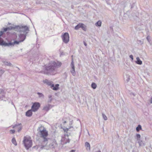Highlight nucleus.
I'll return each instance as SVG.
<instances>
[{"mask_svg": "<svg viewBox=\"0 0 152 152\" xmlns=\"http://www.w3.org/2000/svg\"><path fill=\"white\" fill-rule=\"evenodd\" d=\"M61 64L60 62L51 61L47 65H45L44 73L48 75L55 74L57 72L56 69L60 67Z\"/></svg>", "mask_w": 152, "mask_h": 152, "instance_id": "1", "label": "nucleus"}, {"mask_svg": "<svg viewBox=\"0 0 152 152\" xmlns=\"http://www.w3.org/2000/svg\"><path fill=\"white\" fill-rule=\"evenodd\" d=\"M37 131L38 132L39 134L40 137L42 139L43 144L41 145V148H43L46 146L48 144V139L46 138L48 135V132L46 129L43 126H41L39 127Z\"/></svg>", "mask_w": 152, "mask_h": 152, "instance_id": "2", "label": "nucleus"}, {"mask_svg": "<svg viewBox=\"0 0 152 152\" xmlns=\"http://www.w3.org/2000/svg\"><path fill=\"white\" fill-rule=\"evenodd\" d=\"M43 82L44 83L46 84L48 86H51L50 88L54 90L57 91L58 89L59 85L56 84L55 86L54 84H52L53 83L52 81L49 80L47 79H45L43 81Z\"/></svg>", "mask_w": 152, "mask_h": 152, "instance_id": "3", "label": "nucleus"}, {"mask_svg": "<svg viewBox=\"0 0 152 152\" xmlns=\"http://www.w3.org/2000/svg\"><path fill=\"white\" fill-rule=\"evenodd\" d=\"M23 143L24 144L25 148L27 150H28L32 146V141L25 137L23 141Z\"/></svg>", "mask_w": 152, "mask_h": 152, "instance_id": "4", "label": "nucleus"}, {"mask_svg": "<svg viewBox=\"0 0 152 152\" xmlns=\"http://www.w3.org/2000/svg\"><path fill=\"white\" fill-rule=\"evenodd\" d=\"M16 28L18 29V31L20 32H23L24 34L27 33V31H29V28L26 26H17L16 27Z\"/></svg>", "mask_w": 152, "mask_h": 152, "instance_id": "5", "label": "nucleus"}, {"mask_svg": "<svg viewBox=\"0 0 152 152\" xmlns=\"http://www.w3.org/2000/svg\"><path fill=\"white\" fill-rule=\"evenodd\" d=\"M49 143V147L51 148H54L57 145L56 141L54 139H48V143Z\"/></svg>", "mask_w": 152, "mask_h": 152, "instance_id": "6", "label": "nucleus"}, {"mask_svg": "<svg viewBox=\"0 0 152 152\" xmlns=\"http://www.w3.org/2000/svg\"><path fill=\"white\" fill-rule=\"evenodd\" d=\"M63 42L65 43H67L69 41V34L67 32L65 33L61 36Z\"/></svg>", "mask_w": 152, "mask_h": 152, "instance_id": "7", "label": "nucleus"}, {"mask_svg": "<svg viewBox=\"0 0 152 152\" xmlns=\"http://www.w3.org/2000/svg\"><path fill=\"white\" fill-rule=\"evenodd\" d=\"M40 107V103L39 102H35L33 104L31 107V109L33 111L36 112L38 110Z\"/></svg>", "mask_w": 152, "mask_h": 152, "instance_id": "8", "label": "nucleus"}, {"mask_svg": "<svg viewBox=\"0 0 152 152\" xmlns=\"http://www.w3.org/2000/svg\"><path fill=\"white\" fill-rule=\"evenodd\" d=\"M26 34H20L18 37H17L18 39L20 40V42H23L25 39Z\"/></svg>", "mask_w": 152, "mask_h": 152, "instance_id": "9", "label": "nucleus"}, {"mask_svg": "<svg viewBox=\"0 0 152 152\" xmlns=\"http://www.w3.org/2000/svg\"><path fill=\"white\" fill-rule=\"evenodd\" d=\"M1 43L0 45H4V46H13L14 45L13 42L6 43L2 39L0 40Z\"/></svg>", "mask_w": 152, "mask_h": 152, "instance_id": "10", "label": "nucleus"}, {"mask_svg": "<svg viewBox=\"0 0 152 152\" xmlns=\"http://www.w3.org/2000/svg\"><path fill=\"white\" fill-rule=\"evenodd\" d=\"M71 66L72 68V69L70 70V72L72 74V75L73 76H75L76 75V73L75 70V66L74 65L73 61L72 60V61L71 64Z\"/></svg>", "mask_w": 152, "mask_h": 152, "instance_id": "11", "label": "nucleus"}, {"mask_svg": "<svg viewBox=\"0 0 152 152\" xmlns=\"http://www.w3.org/2000/svg\"><path fill=\"white\" fill-rule=\"evenodd\" d=\"M70 141V140L67 136L66 137H62L61 139V143L62 144H66L67 143H69Z\"/></svg>", "mask_w": 152, "mask_h": 152, "instance_id": "12", "label": "nucleus"}, {"mask_svg": "<svg viewBox=\"0 0 152 152\" xmlns=\"http://www.w3.org/2000/svg\"><path fill=\"white\" fill-rule=\"evenodd\" d=\"M53 106V105H51L50 104H48L45 106L43 108V110L48 111L50 108L52 107Z\"/></svg>", "mask_w": 152, "mask_h": 152, "instance_id": "13", "label": "nucleus"}, {"mask_svg": "<svg viewBox=\"0 0 152 152\" xmlns=\"http://www.w3.org/2000/svg\"><path fill=\"white\" fill-rule=\"evenodd\" d=\"M32 110L31 109V110H28L26 112V115L28 117L31 116L32 114Z\"/></svg>", "mask_w": 152, "mask_h": 152, "instance_id": "14", "label": "nucleus"}, {"mask_svg": "<svg viewBox=\"0 0 152 152\" xmlns=\"http://www.w3.org/2000/svg\"><path fill=\"white\" fill-rule=\"evenodd\" d=\"M3 63L6 66H13L12 64L10 62H9L8 61H3Z\"/></svg>", "mask_w": 152, "mask_h": 152, "instance_id": "15", "label": "nucleus"}, {"mask_svg": "<svg viewBox=\"0 0 152 152\" xmlns=\"http://www.w3.org/2000/svg\"><path fill=\"white\" fill-rule=\"evenodd\" d=\"M137 61H136V63L138 64L141 65L142 64V61L140 59L139 57H137L136 58Z\"/></svg>", "mask_w": 152, "mask_h": 152, "instance_id": "16", "label": "nucleus"}, {"mask_svg": "<svg viewBox=\"0 0 152 152\" xmlns=\"http://www.w3.org/2000/svg\"><path fill=\"white\" fill-rule=\"evenodd\" d=\"M85 145L87 150H90V145L89 143L86 142L85 143Z\"/></svg>", "mask_w": 152, "mask_h": 152, "instance_id": "17", "label": "nucleus"}, {"mask_svg": "<svg viewBox=\"0 0 152 152\" xmlns=\"http://www.w3.org/2000/svg\"><path fill=\"white\" fill-rule=\"evenodd\" d=\"M138 143L139 144V146H144L145 145V144L143 143L142 140H138Z\"/></svg>", "mask_w": 152, "mask_h": 152, "instance_id": "18", "label": "nucleus"}, {"mask_svg": "<svg viewBox=\"0 0 152 152\" xmlns=\"http://www.w3.org/2000/svg\"><path fill=\"white\" fill-rule=\"evenodd\" d=\"M81 28L84 31H86V26L84 24L82 23L81 24Z\"/></svg>", "mask_w": 152, "mask_h": 152, "instance_id": "19", "label": "nucleus"}, {"mask_svg": "<svg viewBox=\"0 0 152 152\" xmlns=\"http://www.w3.org/2000/svg\"><path fill=\"white\" fill-rule=\"evenodd\" d=\"M91 87L93 89H95L97 87V85L94 83H92L91 84Z\"/></svg>", "mask_w": 152, "mask_h": 152, "instance_id": "20", "label": "nucleus"}, {"mask_svg": "<svg viewBox=\"0 0 152 152\" xmlns=\"http://www.w3.org/2000/svg\"><path fill=\"white\" fill-rule=\"evenodd\" d=\"M4 93L3 91V90L1 89H0V98H3L4 96L3 95Z\"/></svg>", "mask_w": 152, "mask_h": 152, "instance_id": "21", "label": "nucleus"}, {"mask_svg": "<svg viewBox=\"0 0 152 152\" xmlns=\"http://www.w3.org/2000/svg\"><path fill=\"white\" fill-rule=\"evenodd\" d=\"M81 23H79L75 27V30H78L80 28H81Z\"/></svg>", "mask_w": 152, "mask_h": 152, "instance_id": "22", "label": "nucleus"}, {"mask_svg": "<svg viewBox=\"0 0 152 152\" xmlns=\"http://www.w3.org/2000/svg\"><path fill=\"white\" fill-rule=\"evenodd\" d=\"M142 129L141 126L140 125H138L136 128V130L137 132H138Z\"/></svg>", "mask_w": 152, "mask_h": 152, "instance_id": "23", "label": "nucleus"}, {"mask_svg": "<svg viewBox=\"0 0 152 152\" xmlns=\"http://www.w3.org/2000/svg\"><path fill=\"white\" fill-rule=\"evenodd\" d=\"M102 22L99 20L95 23V25L97 26H101Z\"/></svg>", "mask_w": 152, "mask_h": 152, "instance_id": "24", "label": "nucleus"}, {"mask_svg": "<svg viewBox=\"0 0 152 152\" xmlns=\"http://www.w3.org/2000/svg\"><path fill=\"white\" fill-rule=\"evenodd\" d=\"M37 94L38 95L39 97V98H43L44 97V96L42 94L38 92Z\"/></svg>", "mask_w": 152, "mask_h": 152, "instance_id": "25", "label": "nucleus"}, {"mask_svg": "<svg viewBox=\"0 0 152 152\" xmlns=\"http://www.w3.org/2000/svg\"><path fill=\"white\" fill-rule=\"evenodd\" d=\"M12 142L15 145H17V143L16 142L15 139L14 138H13L12 139Z\"/></svg>", "mask_w": 152, "mask_h": 152, "instance_id": "26", "label": "nucleus"}, {"mask_svg": "<svg viewBox=\"0 0 152 152\" xmlns=\"http://www.w3.org/2000/svg\"><path fill=\"white\" fill-rule=\"evenodd\" d=\"M102 116L104 120L105 121L107 120V117L103 113H102Z\"/></svg>", "mask_w": 152, "mask_h": 152, "instance_id": "27", "label": "nucleus"}, {"mask_svg": "<svg viewBox=\"0 0 152 152\" xmlns=\"http://www.w3.org/2000/svg\"><path fill=\"white\" fill-rule=\"evenodd\" d=\"M21 42H20V40H15L14 42L13 43L14 45L15 44H18L19 43Z\"/></svg>", "mask_w": 152, "mask_h": 152, "instance_id": "28", "label": "nucleus"}, {"mask_svg": "<svg viewBox=\"0 0 152 152\" xmlns=\"http://www.w3.org/2000/svg\"><path fill=\"white\" fill-rule=\"evenodd\" d=\"M140 137L141 136L140 134H136V137L137 140H140Z\"/></svg>", "mask_w": 152, "mask_h": 152, "instance_id": "29", "label": "nucleus"}, {"mask_svg": "<svg viewBox=\"0 0 152 152\" xmlns=\"http://www.w3.org/2000/svg\"><path fill=\"white\" fill-rule=\"evenodd\" d=\"M146 39H147V40H148V42L149 43H150V42L151 41L150 37L149 36H148L147 37Z\"/></svg>", "mask_w": 152, "mask_h": 152, "instance_id": "30", "label": "nucleus"}, {"mask_svg": "<svg viewBox=\"0 0 152 152\" xmlns=\"http://www.w3.org/2000/svg\"><path fill=\"white\" fill-rule=\"evenodd\" d=\"M4 72V71L2 69H0V77H1L2 74Z\"/></svg>", "mask_w": 152, "mask_h": 152, "instance_id": "31", "label": "nucleus"}, {"mask_svg": "<svg viewBox=\"0 0 152 152\" xmlns=\"http://www.w3.org/2000/svg\"><path fill=\"white\" fill-rule=\"evenodd\" d=\"M4 31H1L0 32V39H1V37L2 35L3 34Z\"/></svg>", "mask_w": 152, "mask_h": 152, "instance_id": "32", "label": "nucleus"}, {"mask_svg": "<svg viewBox=\"0 0 152 152\" xmlns=\"http://www.w3.org/2000/svg\"><path fill=\"white\" fill-rule=\"evenodd\" d=\"M8 30V28H4V31H4V32H6V31H7Z\"/></svg>", "mask_w": 152, "mask_h": 152, "instance_id": "33", "label": "nucleus"}, {"mask_svg": "<svg viewBox=\"0 0 152 152\" xmlns=\"http://www.w3.org/2000/svg\"><path fill=\"white\" fill-rule=\"evenodd\" d=\"M129 57L132 59V60L133 61V57L132 55H130Z\"/></svg>", "mask_w": 152, "mask_h": 152, "instance_id": "34", "label": "nucleus"}, {"mask_svg": "<svg viewBox=\"0 0 152 152\" xmlns=\"http://www.w3.org/2000/svg\"><path fill=\"white\" fill-rule=\"evenodd\" d=\"M10 131L11 132V133L12 134H14L15 132L14 130H11Z\"/></svg>", "mask_w": 152, "mask_h": 152, "instance_id": "35", "label": "nucleus"}, {"mask_svg": "<svg viewBox=\"0 0 152 152\" xmlns=\"http://www.w3.org/2000/svg\"><path fill=\"white\" fill-rule=\"evenodd\" d=\"M52 101V98L49 99V100L48 101V103H51V102Z\"/></svg>", "mask_w": 152, "mask_h": 152, "instance_id": "36", "label": "nucleus"}, {"mask_svg": "<svg viewBox=\"0 0 152 152\" xmlns=\"http://www.w3.org/2000/svg\"><path fill=\"white\" fill-rule=\"evenodd\" d=\"M18 126H19V125H15L13 126V128H18Z\"/></svg>", "mask_w": 152, "mask_h": 152, "instance_id": "37", "label": "nucleus"}, {"mask_svg": "<svg viewBox=\"0 0 152 152\" xmlns=\"http://www.w3.org/2000/svg\"><path fill=\"white\" fill-rule=\"evenodd\" d=\"M7 28H8V30H11L12 28V27L11 26H10Z\"/></svg>", "mask_w": 152, "mask_h": 152, "instance_id": "38", "label": "nucleus"}, {"mask_svg": "<svg viewBox=\"0 0 152 152\" xmlns=\"http://www.w3.org/2000/svg\"><path fill=\"white\" fill-rule=\"evenodd\" d=\"M69 130V129L66 128V129H64V131L65 132H67Z\"/></svg>", "mask_w": 152, "mask_h": 152, "instance_id": "39", "label": "nucleus"}, {"mask_svg": "<svg viewBox=\"0 0 152 152\" xmlns=\"http://www.w3.org/2000/svg\"><path fill=\"white\" fill-rule=\"evenodd\" d=\"M18 129H19L18 130V132H19L20 131V130H21V128L19 126L18 127Z\"/></svg>", "mask_w": 152, "mask_h": 152, "instance_id": "40", "label": "nucleus"}, {"mask_svg": "<svg viewBox=\"0 0 152 152\" xmlns=\"http://www.w3.org/2000/svg\"><path fill=\"white\" fill-rule=\"evenodd\" d=\"M130 95H133L134 96H136V94H134V93H130Z\"/></svg>", "mask_w": 152, "mask_h": 152, "instance_id": "41", "label": "nucleus"}, {"mask_svg": "<svg viewBox=\"0 0 152 152\" xmlns=\"http://www.w3.org/2000/svg\"><path fill=\"white\" fill-rule=\"evenodd\" d=\"M83 43H84V45H85L86 46H87V44H86V42H85L84 41V42H83Z\"/></svg>", "mask_w": 152, "mask_h": 152, "instance_id": "42", "label": "nucleus"}, {"mask_svg": "<svg viewBox=\"0 0 152 152\" xmlns=\"http://www.w3.org/2000/svg\"><path fill=\"white\" fill-rule=\"evenodd\" d=\"M48 97L49 99H50V98H51V97H52V96L50 95H49V96H48Z\"/></svg>", "mask_w": 152, "mask_h": 152, "instance_id": "43", "label": "nucleus"}, {"mask_svg": "<svg viewBox=\"0 0 152 152\" xmlns=\"http://www.w3.org/2000/svg\"><path fill=\"white\" fill-rule=\"evenodd\" d=\"M73 127L72 126H70L69 127V128H67L68 129H70V128H72Z\"/></svg>", "mask_w": 152, "mask_h": 152, "instance_id": "44", "label": "nucleus"}, {"mask_svg": "<svg viewBox=\"0 0 152 152\" xmlns=\"http://www.w3.org/2000/svg\"><path fill=\"white\" fill-rule=\"evenodd\" d=\"M150 103H152V98H151V99L150 100Z\"/></svg>", "mask_w": 152, "mask_h": 152, "instance_id": "45", "label": "nucleus"}, {"mask_svg": "<svg viewBox=\"0 0 152 152\" xmlns=\"http://www.w3.org/2000/svg\"><path fill=\"white\" fill-rule=\"evenodd\" d=\"M71 152H75V151L74 150H72Z\"/></svg>", "mask_w": 152, "mask_h": 152, "instance_id": "46", "label": "nucleus"}, {"mask_svg": "<svg viewBox=\"0 0 152 152\" xmlns=\"http://www.w3.org/2000/svg\"><path fill=\"white\" fill-rule=\"evenodd\" d=\"M63 123L64 124H65V123H66V121H64V122H63Z\"/></svg>", "mask_w": 152, "mask_h": 152, "instance_id": "47", "label": "nucleus"}, {"mask_svg": "<svg viewBox=\"0 0 152 152\" xmlns=\"http://www.w3.org/2000/svg\"><path fill=\"white\" fill-rule=\"evenodd\" d=\"M96 152H101V151L100 150H99L98 151H96Z\"/></svg>", "mask_w": 152, "mask_h": 152, "instance_id": "48", "label": "nucleus"}, {"mask_svg": "<svg viewBox=\"0 0 152 152\" xmlns=\"http://www.w3.org/2000/svg\"><path fill=\"white\" fill-rule=\"evenodd\" d=\"M36 147V146H34L33 147V148H35Z\"/></svg>", "mask_w": 152, "mask_h": 152, "instance_id": "49", "label": "nucleus"}]
</instances>
